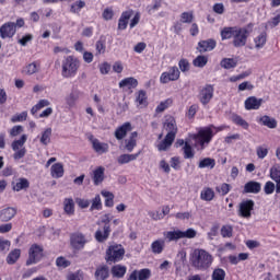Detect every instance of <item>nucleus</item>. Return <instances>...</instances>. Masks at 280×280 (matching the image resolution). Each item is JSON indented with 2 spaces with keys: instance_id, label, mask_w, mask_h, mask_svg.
Wrapping results in <instances>:
<instances>
[{
  "instance_id": "obj_32",
  "label": "nucleus",
  "mask_w": 280,
  "mask_h": 280,
  "mask_svg": "<svg viewBox=\"0 0 280 280\" xmlns=\"http://www.w3.org/2000/svg\"><path fill=\"white\" fill-rule=\"evenodd\" d=\"M237 26H228V27H224L222 31H221V38L222 40H229L231 38H234L235 36V33L237 32Z\"/></svg>"
},
{
  "instance_id": "obj_25",
  "label": "nucleus",
  "mask_w": 280,
  "mask_h": 280,
  "mask_svg": "<svg viewBox=\"0 0 280 280\" xmlns=\"http://www.w3.org/2000/svg\"><path fill=\"white\" fill-rule=\"evenodd\" d=\"M50 175L52 178H62L65 176V165L62 163H55L50 167Z\"/></svg>"
},
{
  "instance_id": "obj_39",
  "label": "nucleus",
  "mask_w": 280,
  "mask_h": 280,
  "mask_svg": "<svg viewBox=\"0 0 280 280\" xmlns=\"http://www.w3.org/2000/svg\"><path fill=\"white\" fill-rule=\"evenodd\" d=\"M94 277L96 280H106V278L108 277V267L107 266L97 267L94 273Z\"/></svg>"
},
{
  "instance_id": "obj_11",
  "label": "nucleus",
  "mask_w": 280,
  "mask_h": 280,
  "mask_svg": "<svg viewBox=\"0 0 280 280\" xmlns=\"http://www.w3.org/2000/svg\"><path fill=\"white\" fill-rule=\"evenodd\" d=\"M89 141L92 144V149L96 154H107L108 150H110V147L106 142L100 141V139L95 138V136L90 135L88 137Z\"/></svg>"
},
{
  "instance_id": "obj_8",
  "label": "nucleus",
  "mask_w": 280,
  "mask_h": 280,
  "mask_svg": "<svg viewBox=\"0 0 280 280\" xmlns=\"http://www.w3.org/2000/svg\"><path fill=\"white\" fill-rule=\"evenodd\" d=\"M40 259H43V246L38 244H33L28 249L26 266H33V264H38Z\"/></svg>"
},
{
  "instance_id": "obj_58",
  "label": "nucleus",
  "mask_w": 280,
  "mask_h": 280,
  "mask_svg": "<svg viewBox=\"0 0 280 280\" xmlns=\"http://www.w3.org/2000/svg\"><path fill=\"white\" fill-rule=\"evenodd\" d=\"M37 72H38V66L36 65V62H32L24 68V73H27V75H34V73H37Z\"/></svg>"
},
{
  "instance_id": "obj_29",
  "label": "nucleus",
  "mask_w": 280,
  "mask_h": 280,
  "mask_svg": "<svg viewBox=\"0 0 280 280\" xmlns=\"http://www.w3.org/2000/svg\"><path fill=\"white\" fill-rule=\"evenodd\" d=\"M104 172H106V168L104 166H98L93 171V183L94 185H101V183H104Z\"/></svg>"
},
{
  "instance_id": "obj_3",
  "label": "nucleus",
  "mask_w": 280,
  "mask_h": 280,
  "mask_svg": "<svg viewBox=\"0 0 280 280\" xmlns=\"http://www.w3.org/2000/svg\"><path fill=\"white\" fill-rule=\"evenodd\" d=\"M221 130H224V127H215L213 125H210L208 127L200 128L195 136V139L197 143H199L201 150H205L207 145L211 143L213 137H215L218 132H221Z\"/></svg>"
},
{
  "instance_id": "obj_14",
  "label": "nucleus",
  "mask_w": 280,
  "mask_h": 280,
  "mask_svg": "<svg viewBox=\"0 0 280 280\" xmlns=\"http://www.w3.org/2000/svg\"><path fill=\"white\" fill-rule=\"evenodd\" d=\"M16 34V25L14 22H7L0 27V37L5 38H12Z\"/></svg>"
},
{
  "instance_id": "obj_53",
  "label": "nucleus",
  "mask_w": 280,
  "mask_h": 280,
  "mask_svg": "<svg viewBox=\"0 0 280 280\" xmlns=\"http://www.w3.org/2000/svg\"><path fill=\"white\" fill-rule=\"evenodd\" d=\"M172 104V100L167 98L166 101L161 102L156 108H155V113H164L165 110H167V108H170V105Z\"/></svg>"
},
{
  "instance_id": "obj_52",
  "label": "nucleus",
  "mask_w": 280,
  "mask_h": 280,
  "mask_svg": "<svg viewBox=\"0 0 280 280\" xmlns=\"http://www.w3.org/2000/svg\"><path fill=\"white\" fill-rule=\"evenodd\" d=\"M183 151H184V159H194L195 153H194V149L191 148V144H189L188 142H185L183 147Z\"/></svg>"
},
{
  "instance_id": "obj_30",
  "label": "nucleus",
  "mask_w": 280,
  "mask_h": 280,
  "mask_svg": "<svg viewBox=\"0 0 280 280\" xmlns=\"http://www.w3.org/2000/svg\"><path fill=\"white\" fill-rule=\"evenodd\" d=\"M153 255H161L165 250V240L159 238L151 244Z\"/></svg>"
},
{
  "instance_id": "obj_28",
  "label": "nucleus",
  "mask_w": 280,
  "mask_h": 280,
  "mask_svg": "<svg viewBox=\"0 0 280 280\" xmlns=\"http://www.w3.org/2000/svg\"><path fill=\"white\" fill-rule=\"evenodd\" d=\"M131 16L132 10L122 12L118 20V30H126V27H128V21H130Z\"/></svg>"
},
{
  "instance_id": "obj_47",
  "label": "nucleus",
  "mask_w": 280,
  "mask_h": 280,
  "mask_svg": "<svg viewBox=\"0 0 280 280\" xmlns=\"http://www.w3.org/2000/svg\"><path fill=\"white\" fill-rule=\"evenodd\" d=\"M79 95L77 92H71L67 97H66V104L69 106V108H73L75 106V103L78 102Z\"/></svg>"
},
{
  "instance_id": "obj_44",
  "label": "nucleus",
  "mask_w": 280,
  "mask_h": 280,
  "mask_svg": "<svg viewBox=\"0 0 280 280\" xmlns=\"http://www.w3.org/2000/svg\"><path fill=\"white\" fill-rule=\"evenodd\" d=\"M209 62V58L207 56L199 55L194 59L192 65L194 67H198L199 69H202L203 67H207V63Z\"/></svg>"
},
{
  "instance_id": "obj_40",
  "label": "nucleus",
  "mask_w": 280,
  "mask_h": 280,
  "mask_svg": "<svg viewBox=\"0 0 280 280\" xmlns=\"http://www.w3.org/2000/svg\"><path fill=\"white\" fill-rule=\"evenodd\" d=\"M51 128H46L40 136V143L42 145H49L51 143Z\"/></svg>"
},
{
  "instance_id": "obj_37",
  "label": "nucleus",
  "mask_w": 280,
  "mask_h": 280,
  "mask_svg": "<svg viewBox=\"0 0 280 280\" xmlns=\"http://www.w3.org/2000/svg\"><path fill=\"white\" fill-rule=\"evenodd\" d=\"M101 195L105 198V207H114L115 206V195L108 190H102Z\"/></svg>"
},
{
  "instance_id": "obj_18",
  "label": "nucleus",
  "mask_w": 280,
  "mask_h": 280,
  "mask_svg": "<svg viewBox=\"0 0 280 280\" xmlns=\"http://www.w3.org/2000/svg\"><path fill=\"white\" fill-rule=\"evenodd\" d=\"M131 130H132V124L125 122L115 130V133H114L115 138L118 141H121V139H124L126 135H128V132H130Z\"/></svg>"
},
{
  "instance_id": "obj_24",
  "label": "nucleus",
  "mask_w": 280,
  "mask_h": 280,
  "mask_svg": "<svg viewBox=\"0 0 280 280\" xmlns=\"http://www.w3.org/2000/svg\"><path fill=\"white\" fill-rule=\"evenodd\" d=\"M140 154H141V151H139L136 154H127V153L121 154V155L118 156L117 163L119 165H126V164H128L132 161H137V159H139Z\"/></svg>"
},
{
  "instance_id": "obj_45",
  "label": "nucleus",
  "mask_w": 280,
  "mask_h": 280,
  "mask_svg": "<svg viewBox=\"0 0 280 280\" xmlns=\"http://www.w3.org/2000/svg\"><path fill=\"white\" fill-rule=\"evenodd\" d=\"M270 178L275 183H280V165L276 164L270 168Z\"/></svg>"
},
{
  "instance_id": "obj_62",
  "label": "nucleus",
  "mask_w": 280,
  "mask_h": 280,
  "mask_svg": "<svg viewBox=\"0 0 280 280\" xmlns=\"http://www.w3.org/2000/svg\"><path fill=\"white\" fill-rule=\"evenodd\" d=\"M21 132H23V126L16 125L10 129L9 135H10V137H19V135H21Z\"/></svg>"
},
{
  "instance_id": "obj_50",
  "label": "nucleus",
  "mask_w": 280,
  "mask_h": 280,
  "mask_svg": "<svg viewBox=\"0 0 280 280\" xmlns=\"http://www.w3.org/2000/svg\"><path fill=\"white\" fill-rule=\"evenodd\" d=\"M226 278V271L222 268H217L212 272V280H224Z\"/></svg>"
},
{
  "instance_id": "obj_61",
  "label": "nucleus",
  "mask_w": 280,
  "mask_h": 280,
  "mask_svg": "<svg viewBox=\"0 0 280 280\" xmlns=\"http://www.w3.org/2000/svg\"><path fill=\"white\" fill-rule=\"evenodd\" d=\"M280 23V14L273 16L271 20H269L266 23V27H270V30H275V27H277Z\"/></svg>"
},
{
  "instance_id": "obj_20",
  "label": "nucleus",
  "mask_w": 280,
  "mask_h": 280,
  "mask_svg": "<svg viewBox=\"0 0 280 280\" xmlns=\"http://www.w3.org/2000/svg\"><path fill=\"white\" fill-rule=\"evenodd\" d=\"M261 191V183L250 180L244 185L243 194H259Z\"/></svg>"
},
{
  "instance_id": "obj_21",
  "label": "nucleus",
  "mask_w": 280,
  "mask_h": 280,
  "mask_svg": "<svg viewBox=\"0 0 280 280\" xmlns=\"http://www.w3.org/2000/svg\"><path fill=\"white\" fill-rule=\"evenodd\" d=\"M137 137H139V133L133 131L130 133L129 138L125 140V150H127V152H132V150L137 148Z\"/></svg>"
},
{
  "instance_id": "obj_56",
  "label": "nucleus",
  "mask_w": 280,
  "mask_h": 280,
  "mask_svg": "<svg viewBox=\"0 0 280 280\" xmlns=\"http://www.w3.org/2000/svg\"><path fill=\"white\" fill-rule=\"evenodd\" d=\"M180 21L183 23H194V11L183 12L180 14Z\"/></svg>"
},
{
  "instance_id": "obj_31",
  "label": "nucleus",
  "mask_w": 280,
  "mask_h": 280,
  "mask_svg": "<svg viewBox=\"0 0 280 280\" xmlns=\"http://www.w3.org/2000/svg\"><path fill=\"white\" fill-rule=\"evenodd\" d=\"M258 124H261V126H266L267 128H270V129L277 128V119L268 115L261 116L258 119Z\"/></svg>"
},
{
  "instance_id": "obj_7",
  "label": "nucleus",
  "mask_w": 280,
  "mask_h": 280,
  "mask_svg": "<svg viewBox=\"0 0 280 280\" xmlns=\"http://www.w3.org/2000/svg\"><path fill=\"white\" fill-rule=\"evenodd\" d=\"M254 24L249 23L246 27L236 28V33H234L233 45L234 47H245L248 40V36H250V32H253Z\"/></svg>"
},
{
  "instance_id": "obj_42",
  "label": "nucleus",
  "mask_w": 280,
  "mask_h": 280,
  "mask_svg": "<svg viewBox=\"0 0 280 280\" xmlns=\"http://www.w3.org/2000/svg\"><path fill=\"white\" fill-rule=\"evenodd\" d=\"M222 69H235L237 60L233 58H223L220 62Z\"/></svg>"
},
{
  "instance_id": "obj_36",
  "label": "nucleus",
  "mask_w": 280,
  "mask_h": 280,
  "mask_svg": "<svg viewBox=\"0 0 280 280\" xmlns=\"http://www.w3.org/2000/svg\"><path fill=\"white\" fill-rule=\"evenodd\" d=\"M200 198L206 202H211V200L215 198V191H213L212 188L206 187L201 190Z\"/></svg>"
},
{
  "instance_id": "obj_41",
  "label": "nucleus",
  "mask_w": 280,
  "mask_h": 280,
  "mask_svg": "<svg viewBox=\"0 0 280 280\" xmlns=\"http://www.w3.org/2000/svg\"><path fill=\"white\" fill-rule=\"evenodd\" d=\"M232 121L236 126H241V128H243L244 130H248V128L250 126L248 124V121L244 120V118H242V116H240L237 114L232 115Z\"/></svg>"
},
{
  "instance_id": "obj_5",
  "label": "nucleus",
  "mask_w": 280,
  "mask_h": 280,
  "mask_svg": "<svg viewBox=\"0 0 280 280\" xmlns=\"http://www.w3.org/2000/svg\"><path fill=\"white\" fill-rule=\"evenodd\" d=\"M165 240L167 242H178V240H194L196 235H198V232L194 229H187L186 231L180 230H174V231H167L163 233Z\"/></svg>"
},
{
  "instance_id": "obj_1",
  "label": "nucleus",
  "mask_w": 280,
  "mask_h": 280,
  "mask_svg": "<svg viewBox=\"0 0 280 280\" xmlns=\"http://www.w3.org/2000/svg\"><path fill=\"white\" fill-rule=\"evenodd\" d=\"M190 266L195 268V270H209L213 264V255L202 248H196L190 254L189 257Z\"/></svg>"
},
{
  "instance_id": "obj_22",
  "label": "nucleus",
  "mask_w": 280,
  "mask_h": 280,
  "mask_svg": "<svg viewBox=\"0 0 280 280\" xmlns=\"http://www.w3.org/2000/svg\"><path fill=\"white\" fill-rule=\"evenodd\" d=\"M94 237L100 244L106 242V240L110 237V228L106 226L103 228V230H97L94 234Z\"/></svg>"
},
{
  "instance_id": "obj_48",
  "label": "nucleus",
  "mask_w": 280,
  "mask_h": 280,
  "mask_svg": "<svg viewBox=\"0 0 280 280\" xmlns=\"http://www.w3.org/2000/svg\"><path fill=\"white\" fill-rule=\"evenodd\" d=\"M91 211H102V197L96 195L95 198L92 199Z\"/></svg>"
},
{
  "instance_id": "obj_35",
  "label": "nucleus",
  "mask_w": 280,
  "mask_h": 280,
  "mask_svg": "<svg viewBox=\"0 0 280 280\" xmlns=\"http://www.w3.org/2000/svg\"><path fill=\"white\" fill-rule=\"evenodd\" d=\"M127 270L128 269L124 265H115L112 268V275H113V277H116V279H124V277L126 276Z\"/></svg>"
},
{
  "instance_id": "obj_38",
  "label": "nucleus",
  "mask_w": 280,
  "mask_h": 280,
  "mask_svg": "<svg viewBox=\"0 0 280 280\" xmlns=\"http://www.w3.org/2000/svg\"><path fill=\"white\" fill-rule=\"evenodd\" d=\"M26 142H27V135H22L19 140H14L11 143V148L13 152H16L18 150L23 149V145H25Z\"/></svg>"
},
{
  "instance_id": "obj_63",
  "label": "nucleus",
  "mask_w": 280,
  "mask_h": 280,
  "mask_svg": "<svg viewBox=\"0 0 280 280\" xmlns=\"http://www.w3.org/2000/svg\"><path fill=\"white\" fill-rule=\"evenodd\" d=\"M275 183L269 180L265 184L264 191L267 196H270V194H275Z\"/></svg>"
},
{
  "instance_id": "obj_4",
  "label": "nucleus",
  "mask_w": 280,
  "mask_h": 280,
  "mask_svg": "<svg viewBox=\"0 0 280 280\" xmlns=\"http://www.w3.org/2000/svg\"><path fill=\"white\" fill-rule=\"evenodd\" d=\"M80 69V60L73 56H68L61 63L62 78H75Z\"/></svg>"
},
{
  "instance_id": "obj_46",
  "label": "nucleus",
  "mask_w": 280,
  "mask_h": 280,
  "mask_svg": "<svg viewBox=\"0 0 280 280\" xmlns=\"http://www.w3.org/2000/svg\"><path fill=\"white\" fill-rule=\"evenodd\" d=\"M49 101L48 100H40L35 106L32 107L31 109V115H36L38 110H43V108L49 106Z\"/></svg>"
},
{
  "instance_id": "obj_17",
  "label": "nucleus",
  "mask_w": 280,
  "mask_h": 280,
  "mask_svg": "<svg viewBox=\"0 0 280 280\" xmlns=\"http://www.w3.org/2000/svg\"><path fill=\"white\" fill-rule=\"evenodd\" d=\"M152 277L150 269L133 270L127 280H148Z\"/></svg>"
},
{
  "instance_id": "obj_9",
  "label": "nucleus",
  "mask_w": 280,
  "mask_h": 280,
  "mask_svg": "<svg viewBox=\"0 0 280 280\" xmlns=\"http://www.w3.org/2000/svg\"><path fill=\"white\" fill-rule=\"evenodd\" d=\"M180 79V70L178 67L173 66L168 68V71L163 72L160 77L161 84H170V82H176Z\"/></svg>"
},
{
  "instance_id": "obj_27",
  "label": "nucleus",
  "mask_w": 280,
  "mask_h": 280,
  "mask_svg": "<svg viewBox=\"0 0 280 280\" xmlns=\"http://www.w3.org/2000/svg\"><path fill=\"white\" fill-rule=\"evenodd\" d=\"M139 81L132 77L125 78L119 82L120 89H137Z\"/></svg>"
},
{
  "instance_id": "obj_55",
  "label": "nucleus",
  "mask_w": 280,
  "mask_h": 280,
  "mask_svg": "<svg viewBox=\"0 0 280 280\" xmlns=\"http://www.w3.org/2000/svg\"><path fill=\"white\" fill-rule=\"evenodd\" d=\"M136 101L138 104H140V106H145V104H148V95L145 94V91L140 90Z\"/></svg>"
},
{
  "instance_id": "obj_23",
  "label": "nucleus",
  "mask_w": 280,
  "mask_h": 280,
  "mask_svg": "<svg viewBox=\"0 0 280 280\" xmlns=\"http://www.w3.org/2000/svg\"><path fill=\"white\" fill-rule=\"evenodd\" d=\"M63 211L66 215H75V201H73V198H66L63 200Z\"/></svg>"
},
{
  "instance_id": "obj_19",
  "label": "nucleus",
  "mask_w": 280,
  "mask_h": 280,
  "mask_svg": "<svg viewBox=\"0 0 280 280\" xmlns=\"http://www.w3.org/2000/svg\"><path fill=\"white\" fill-rule=\"evenodd\" d=\"M16 215V208L8 207L0 210V222H10Z\"/></svg>"
},
{
  "instance_id": "obj_16",
  "label": "nucleus",
  "mask_w": 280,
  "mask_h": 280,
  "mask_svg": "<svg viewBox=\"0 0 280 280\" xmlns=\"http://www.w3.org/2000/svg\"><path fill=\"white\" fill-rule=\"evenodd\" d=\"M218 43L215 39H205L200 40L197 46V50L199 54H207V51H213L214 47H217Z\"/></svg>"
},
{
  "instance_id": "obj_59",
  "label": "nucleus",
  "mask_w": 280,
  "mask_h": 280,
  "mask_svg": "<svg viewBox=\"0 0 280 280\" xmlns=\"http://www.w3.org/2000/svg\"><path fill=\"white\" fill-rule=\"evenodd\" d=\"M67 280H84V272H82L81 270L71 272L67 276Z\"/></svg>"
},
{
  "instance_id": "obj_12",
  "label": "nucleus",
  "mask_w": 280,
  "mask_h": 280,
  "mask_svg": "<svg viewBox=\"0 0 280 280\" xmlns=\"http://www.w3.org/2000/svg\"><path fill=\"white\" fill-rule=\"evenodd\" d=\"M215 89L211 84H207L198 95L199 102L202 104V106H207L213 100V93Z\"/></svg>"
},
{
  "instance_id": "obj_2",
  "label": "nucleus",
  "mask_w": 280,
  "mask_h": 280,
  "mask_svg": "<svg viewBox=\"0 0 280 280\" xmlns=\"http://www.w3.org/2000/svg\"><path fill=\"white\" fill-rule=\"evenodd\" d=\"M164 130H166L167 135L164 140L158 144V150L160 152H165L168 148H172L174 143V139H176V135L178 133V126L176 125V119L172 116H168L164 121Z\"/></svg>"
},
{
  "instance_id": "obj_57",
  "label": "nucleus",
  "mask_w": 280,
  "mask_h": 280,
  "mask_svg": "<svg viewBox=\"0 0 280 280\" xmlns=\"http://www.w3.org/2000/svg\"><path fill=\"white\" fill-rule=\"evenodd\" d=\"M85 5H86V2L82 0L77 1L71 5L70 12H73V14H78V12H80L82 8H84Z\"/></svg>"
},
{
  "instance_id": "obj_15",
  "label": "nucleus",
  "mask_w": 280,
  "mask_h": 280,
  "mask_svg": "<svg viewBox=\"0 0 280 280\" xmlns=\"http://www.w3.org/2000/svg\"><path fill=\"white\" fill-rule=\"evenodd\" d=\"M264 104V98H257L256 96H249L245 100V110H259Z\"/></svg>"
},
{
  "instance_id": "obj_13",
  "label": "nucleus",
  "mask_w": 280,
  "mask_h": 280,
  "mask_svg": "<svg viewBox=\"0 0 280 280\" xmlns=\"http://www.w3.org/2000/svg\"><path fill=\"white\" fill-rule=\"evenodd\" d=\"M86 236L81 232L72 233L70 236V244L74 250H82L86 246Z\"/></svg>"
},
{
  "instance_id": "obj_34",
  "label": "nucleus",
  "mask_w": 280,
  "mask_h": 280,
  "mask_svg": "<svg viewBox=\"0 0 280 280\" xmlns=\"http://www.w3.org/2000/svg\"><path fill=\"white\" fill-rule=\"evenodd\" d=\"M13 185V191H23V189H28L30 188V180L25 177H21L18 179V182Z\"/></svg>"
},
{
  "instance_id": "obj_10",
  "label": "nucleus",
  "mask_w": 280,
  "mask_h": 280,
  "mask_svg": "<svg viewBox=\"0 0 280 280\" xmlns=\"http://www.w3.org/2000/svg\"><path fill=\"white\" fill-rule=\"evenodd\" d=\"M255 209V201L253 199L244 200L240 203L238 215L241 218L250 219L253 215V210Z\"/></svg>"
},
{
  "instance_id": "obj_60",
  "label": "nucleus",
  "mask_w": 280,
  "mask_h": 280,
  "mask_svg": "<svg viewBox=\"0 0 280 280\" xmlns=\"http://www.w3.org/2000/svg\"><path fill=\"white\" fill-rule=\"evenodd\" d=\"M221 235H222V237H233V226L223 225L221 228Z\"/></svg>"
},
{
  "instance_id": "obj_49",
  "label": "nucleus",
  "mask_w": 280,
  "mask_h": 280,
  "mask_svg": "<svg viewBox=\"0 0 280 280\" xmlns=\"http://www.w3.org/2000/svg\"><path fill=\"white\" fill-rule=\"evenodd\" d=\"M215 191L220 194V196H226V194L231 191V184L223 183L215 187Z\"/></svg>"
},
{
  "instance_id": "obj_6",
  "label": "nucleus",
  "mask_w": 280,
  "mask_h": 280,
  "mask_svg": "<svg viewBox=\"0 0 280 280\" xmlns=\"http://www.w3.org/2000/svg\"><path fill=\"white\" fill-rule=\"evenodd\" d=\"M124 255H126L124 246L121 244H114L106 249L105 260L107 264H117L124 259Z\"/></svg>"
},
{
  "instance_id": "obj_64",
  "label": "nucleus",
  "mask_w": 280,
  "mask_h": 280,
  "mask_svg": "<svg viewBox=\"0 0 280 280\" xmlns=\"http://www.w3.org/2000/svg\"><path fill=\"white\" fill-rule=\"evenodd\" d=\"M178 67L182 71V73H187V71H189V60L180 59L178 62Z\"/></svg>"
},
{
  "instance_id": "obj_51",
  "label": "nucleus",
  "mask_w": 280,
  "mask_h": 280,
  "mask_svg": "<svg viewBox=\"0 0 280 280\" xmlns=\"http://www.w3.org/2000/svg\"><path fill=\"white\" fill-rule=\"evenodd\" d=\"M56 266L57 268H69V266H71V260H68L67 258L59 256L56 259Z\"/></svg>"
},
{
  "instance_id": "obj_26",
  "label": "nucleus",
  "mask_w": 280,
  "mask_h": 280,
  "mask_svg": "<svg viewBox=\"0 0 280 280\" xmlns=\"http://www.w3.org/2000/svg\"><path fill=\"white\" fill-rule=\"evenodd\" d=\"M268 43V33L261 32L258 36L254 38L255 49H264Z\"/></svg>"
},
{
  "instance_id": "obj_33",
  "label": "nucleus",
  "mask_w": 280,
  "mask_h": 280,
  "mask_svg": "<svg viewBox=\"0 0 280 280\" xmlns=\"http://www.w3.org/2000/svg\"><path fill=\"white\" fill-rule=\"evenodd\" d=\"M198 167L199 170H213L215 167V159L205 158L199 161Z\"/></svg>"
},
{
  "instance_id": "obj_54",
  "label": "nucleus",
  "mask_w": 280,
  "mask_h": 280,
  "mask_svg": "<svg viewBox=\"0 0 280 280\" xmlns=\"http://www.w3.org/2000/svg\"><path fill=\"white\" fill-rule=\"evenodd\" d=\"M26 120H27V112H22L20 114H15L11 118L12 124H19L21 121H26Z\"/></svg>"
},
{
  "instance_id": "obj_43",
  "label": "nucleus",
  "mask_w": 280,
  "mask_h": 280,
  "mask_svg": "<svg viewBox=\"0 0 280 280\" xmlns=\"http://www.w3.org/2000/svg\"><path fill=\"white\" fill-rule=\"evenodd\" d=\"M21 257V249H13L8 256H7V264L10 266L14 265L15 261H19V258Z\"/></svg>"
}]
</instances>
